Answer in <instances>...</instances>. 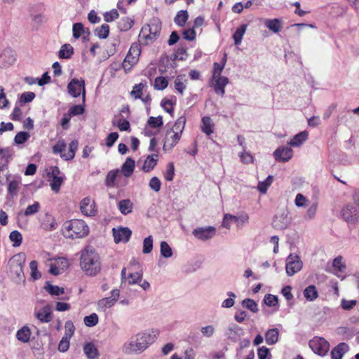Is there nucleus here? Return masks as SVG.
<instances>
[{
  "label": "nucleus",
  "mask_w": 359,
  "mask_h": 359,
  "mask_svg": "<svg viewBox=\"0 0 359 359\" xmlns=\"http://www.w3.org/2000/svg\"><path fill=\"white\" fill-rule=\"evenodd\" d=\"M135 163L133 158L130 157L126 158V161L122 165L121 170V172L126 177H129L133 175L135 169Z\"/></svg>",
  "instance_id": "obj_25"
},
{
  "label": "nucleus",
  "mask_w": 359,
  "mask_h": 359,
  "mask_svg": "<svg viewBox=\"0 0 359 359\" xmlns=\"http://www.w3.org/2000/svg\"><path fill=\"white\" fill-rule=\"evenodd\" d=\"M225 60L222 63L215 62L213 65V73L212 78L215 79L221 76V73L225 66Z\"/></svg>",
  "instance_id": "obj_54"
},
{
  "label": "nucleus",
  "mask_w": 359,
  "mask_h": 359,
  "mask_svg": "<svg viewBox=\"0 0 359 359\" xmlns=\"http://www.w3.org/2000/svg\"><path fill=\"white\" fill-rule=\"evenodd\" d=\"M187 81L185 75H179L176 77L174 81L175 88L180 94L182 95L187 88Z\"/></svg>",
  "instance_id": "obj_26"
},
{
  "label": "nucleus",
  "mask_w": 359,
  "mask_h": 359,
  "mask_svg": "<svg viewBox=\"0 0 359 359\" xmlns=\"http://www.w3.org/2000/svg\"><path fill=\"white\" fill-rule=\"evenodd\" d=\"M247 25H241L233 34V39L236 45H239L241 43L243 36L246 31Z\"/></svg>",
  "instance_id": "obj_37"
},
{
  "label": "nucleus",
  "mask_w": 359,
  "mask_h": 359,
  "mask_svg": "<svg viewBox=\"0 0 359 359\" xmlns=\"http://www.w3.org/2000/svg\"><path fill=\"white\" fill-rule=\"evenodd\" d=\"M304 297L309 301L316 299L318 296V292L316 287L313 285H309L304 290Z\"/></svg>",
  "instance_id": "obj_32"
},
{
  "label": "nucleus",
  "mask_w": 359,
  "mask_h": 359,
  "mask_svg": "<svg viewBox=\"0 0 359 359\" xmlns=\"http://www.w3.org/2000/svg\"><path fill=\"white\" fill-rule=\"evenodd\" d=\"M29 267L31 269V276L34 279L37 280L41 278V273L37 270L38 267V262L35 260H33L29 264Z\"/></svg>",
  "instance_id": "obj_55"
},
{
  "label": "nucleus",
  "mask_w": 359,
  "mask_h": 359,
  "mask_svg": "<svg viewBox=\"0 0 359 359\" xmlns=\"http://www.w3.org/2000/svg\"><path fill=\"white\" fill-rule=\"evenodd\" d=\"M149 186L151 189L158 192L161 189V182L157 177H153L149 181Z\"/></svg>",
  "instance_id": "obj_64"
},
{
  "label": "nucleus",
  "mask_w": 359,
  "mask_h": 359,
  "mask_svg": "<svg viewBox=\"0 0 359 359\" xmlns=\"http://www.w3.org/2000/svg\"><path fill=\"white\" fill-rule=\"evenodd\" d=\"M21 183L22 180L20 177H15L8 182L7 192L11 198H13L18 196Z\"/></svg>",
  "instance_id": "obj_20"
},
{
  "label": "nucleus",
  "mask_w": 359,
  "mask_h": 359,
  "mask_svg": "<svg viewBox=\"0 0 359 359\" xmlns=\"http://www.w3.org/2000/svg\"><path fill=\"white\" fill-rule=\"evenodd\" d=\"M243 306L248 309L251 312L255 313L258 311L257 303L251 299H245L243 301Z\"/></svg>",
  "instance_id": "obj_56"
},
{
  "label": "nucleus",
  "mask_w": 359,
  "mask_h": 359,
  "mask_svg": "<svg viewBox=\"0 0 359 359\" xmlns=\"http://www.w3.org/2000/svg\"><path fill=\"white\" fill-rule=\"evenodd\" d=\"M119 14L116 9H112L109 12H107L104 15V19L107 22H111L118 19Z\"/></svg>",
  "instance_id": "obj_60"
},
{
  "label": "nucleus",
  "mask_w": 359,
  "mask_h": 359,
  "mask_svg": "<svg viewBox=\"0 0 359 359\" xmlns=\"http://www.w3.org/2000/svg\"><path fill=\"white\" fill-rule=\"evenodd\" d=\"M153 249V238L151 236H149L145 238L143 241V249L142 252L144 254L150 253Z\"/></svg>",
  "instance_id": "obj_51"
},
{
  "label": "nucleus",
  "mask_w": 359,
  "mask_h": 359,
  "mask_svg": "<svg viewBox=\"0 0 359 359\" xmlns=\"http://www.w3.org/2000/svg\"><path fill=\"white\" fill-rule=\"evenodd\" d=\"M278 297L271 294L265 295L264 302L269 306H274L278 304Z\"/></svg>",
  "instance_id": "obj_63"
},
{
  "label": "nucleus",
  "mask_w": 359,
  "mask_h": 359,
  "mask_svg": "<svg viewBox=\"0 0 359 359\" xmlns=\"http://www.w3.org/2000/svg\"><path fill=\"white\" fill-rule=\"evenodd\" d=\"M343 257L341 256H337L332 261V266L335 271L339 273H344L346 269L345 263L342 262Z\"/></svg>",
  "instance_id": "obj_36"
},
{
  "label": "nucleus",
  "mask_w": 359,
  "mask_h": 359,
  "mask_svg": "<svg viewBox=\"0 0 359 359\" xmlns=\"http://www.w3.org/2000/svg\"><path fill=\"white\" fill-rule=\"evenodd\" d=\"M31 336V330L27 326H23L16 333L17 339L24 343L29 341Z\"/></svg>",
  "instance_id": "obj_30"
},
{
  "label": "nucleus",
  "mask_w": 359,
  "mask_h": 359,
  "mask_svg": "<svg viewBox=\"0 0 359 359\" xmlns=\"http://www.w3.org/2000/svg\"><path fill=\"white\" fill-rule=\"evenodd\" d=\"M25 262L24 254H18L11 259V269L13 273L20 279L24 278L23 266Z\"/></svg>",
  "instance_id": "obj_12"
},
{
  "label": "nucleus",
  "mask_w": 359,
  "mask_h": 359,
  "mask_svg": "<svg viewBox=\"0 0 359 359\" xmlns=\"http://www.w3.org/2000/svg\"><path fill=\"white\" fill-rule=\"evenodd\" d=\"M80 210L81 213L87 217L95 216L97 213L96 203L90 197H86L80 202Z\"/></svg>",
  "instance_id": "obj_14"
},
{
  "label": "nucleus",
  "mask_w": 359,
  "mask_h": 359,
  "mask_svg": "<svg viewBox=\"0 0 359 359\" xmlns=\"http://www.w3.org/2000/svg\"><path fill=\"white\" fill-rule=\"evenodd\" d=\"M279 332L277 328L269 330L265 334V340L269 345H273L278 341Z\"/></svg>",
  "instance_id": "obj_28"
},
{
  "label": "nucleus",
  "mask_w": 359,
  "mask_h": 359,
  "mask_svg": "<svg viewBox=\"0 0 359 359\" xmlns=\"http://www.w3.org/2000/svg\"><path fill=\"white\" fill-rule=\"evenodd\" d=\"M72 32H73V36L75 39H79V37H81V35L84 32L83 24L81 22H77V23L74 24L73 28H72Z\"/></svg>",
  "instance_id": "obj_57"
},
{
  "label": "nucleus",
  "mask_w": 359,
  "mask_h": 359,
  "mask_svg": "<svg viewBox=\"0 0 359 359\" xmlns=\"http://www.w3.org/2000/svg\"><path fill=\"white\" fill-rule=\"evenodd\" d=\"M80 266L88 276H95L100 272L101 269L100 257L93 247L87 246L82 250Z\"/></svg>",
  "instance_id": "obj_2"
},
{
  "label": "nucleus",
  "mask_w": 359,
  "mask_h": 359,
  "mask_svg": "<svg viewBox=\"0 0 359 359\" xmlns=\"http://www.w3.org/2000/svg\"><path fill=\"white\" fill-rule=\"evenodd\" d=\"M140 44L141 43L140 42H134L131 44L121 65L126 73L130 72L138 62L139 57L142 52Z\"/></svg>",
  "instance_id": "obj_7"
},
{
  "label": "nucleus",
  "mask_w": 359,
  "mask_h": 359,
  "mask_svg": "<svg viewBox=\"0 0 359 359\" xmlns=\"http://www.w3.org/2000/svg\"><path fill=\"white\" fill-rule=\"evenodd\" d=\"M117 206L121 214L124 215L133 212L134 208V204L130 199L121 200Z\"/></svg>",
  "instance_id": "obj_24"
},
{
  "label": "nucleus",
  "mask_w": 359,
  "mask_h": 359,
  "mask_svg": "<svg viewBox=\"0 0 359 359\" xmlns=\"http://www.w3.org/2000/svg\"><path fill=\"white\" fill-rule=\"evenodd\" d=\"M10 240L13 243L14 247H18L21 245L22 241V234L18 231H13L9 236Z\"/></svg>",
  "instance_id": "obj_41"
},
{
  "label": "nucleus",
  "mask_w": 359,
  "mask_h": 359,
  "mask_svg": "<svg viewBox=\"0 0 359 359\" xmlns=\"http://www.w3.org/2000/svg\"><path fill=\"white\" fill-rule=\"evenodd\" d=\"M303 262L302 261L300 256L293 252V275L300 271L303 268Z\"/></svg>",
  "instance_id": "obj_43"
},
{
  "label": "nucleus",
  "mask_w": 359,
  "mask_h": 359,
  "mask_svg": "<svg viewBox=\"0 0 359 359\" xmlns=\"http://www.w3.org/2000/svg\"><path fill=\"white\" fill-rule=\"evenodd\" d=\"M340 217L348 224L349 229H352L359 221V211L353 204L347 203L341 208Z\"/></svg>",
  "instance_id": "obj_8"
},
{
  "label": "nucleus",
  "mask_w": 359,
  "mask_h": 359,
  "mask_svg": "<svg viewBox=\"0 0 359 359\" xmlns=\"http://www.w3.org/2000/svg\"><path fill=\"white\" fill-rule=\"evenodd\" d=\"M168 81L164 76H158L154 79V88L156 90H162L167 88Z\"/></svg>",
  "instance_id": "obj_40"
},
{
  "label": "nucleus",
  "mask_w": 359,
  "mask_h": 359,
  "mask_svg": "<svg viewBox=\"0 0 359 359\" xmlns=\"http://www.w3.org/2000/svg\"><path fill=\"white\" fill-rule=\"evenodd\" d=\"M308 138L309 132L306 130L293 135V147H299Z\"/></svg>",
  "instance_id": "obj_27"
},
{
  "label": "nucleus",
  "mask_w": 359,
  "mask_h": 359,
  "mask_svg": "<svg viewBox=\"0 0 359 359\" xmlns=\"http://www.w3.org/2000/svg\"><path fill=\"white\" fill-rule=\"evenodd\" d=\"M30 135L28 132L21 131L16 134L14 141L17 144L25 143L29 138Z\"/></svg>",
  "instance_id": "obj_50"
},
{
  "label": "nucleus",
  "mask_w": 359,
  "mask_h": 359,
  "mask_svg": "<svg viewBox=\"0 0 359 359\" xmlns=\"http://www.w3.org/2000/svg\"><path fill=\"white\" fill-rule=\"evenodd\" d=\"M134 21L128 17L121 18L118 22V29L121 32H126L132 28Z\"/></svg>",
  "instance_id": "obj_38"
},
{
  "label": "nucleus",
  "mask_w": 359,
  "mask_h": 359,
  "mask_svg": "<svg viewBox=\"0 0 359 359\" xmlns=\"http://www.w3.org/2000/svg\"><path fill=\"white\" fill-rule=\"evenodd\" d=\"M119 170H110L105 179V185L107 187H115V181L116 177L118 176Z\"/></svg>",
  "instance_id": "obj_35"
},
{
  "label": "nucleus",
  "mask_w": 359,
  "mask_h": 359,
  "mask_svg": "<svg viewBox=\"0 0 359 359\" xmlns=\"http://www.w3.org/2000/svg\"><path fill=\"white\" fill-rule=\"evenodd\" d=\"M147 123L152 128H161L163 126V117L161 116L157 117L150 116Z\"/></svg>",
  "instance_id": "obj_44"
},
{
  "label": "nucleus",
  "mask_w": 359,
  "mask_h": 359,
  "mask_svg": "<svg viewBox=\"0 0 359 359\" xmlns=\"http://www.w3.org/2000/svg\"><path fill=\"white\" fill-rule=\"evenodd\" d=\"M112 231L114 242L116 243L121 242L127 243L132 235L131 230L128 227H119L117 229L114 228Z\"/></svg>",
  "instance_id": "obj_16"
},
{
  "label": "nucleus",
  "mask_w": 359,
  "mask_h": 359,
  "mask_svg": "<svg viewBox=\"0 0 359 359\" xmlns=\"http://www.w3.org/2000/svg\"><path fill=\"white\" fill-rule=\"evenodd\" d=\"M64 181V177L60 176H55L50 182V187L55 193H58L60 187Z\"/></svg>",
  "instance_id": "obj_48"
},
{
  "label": "nucleus",
  "mask_w": 359,
  "mask_h": 359,
  "mask_svg": "<svg viewBox=\"0 0 359 359\" xmlns=\"http://www.w3.org/2000/svg\"><path fill=\"white\" fill-rule=\"evenodd\" d=\"M61 233L67 238H82L88 234L89 228L82 219H71L64 222Z\"/></svg>",
  "instance_id": "obj_4"
},
{
  "label": "nucleus",
  "mask_w": 359,
  "mask_h": 359,
  "mask_svg": "<svg viewBox=\"0 0 359 359\" xmlns=\"http://www.w3.org/2000/svg\"><path fill=\"white\" fill-rule=\"evenodd\" d=\"M175 175V167L172 162L168 163L166 172L164 174L165 180L168 182L172 181Z\"/></svg>",
  "instance_id": "obj_59"
},
{
  "label": "nucleus",
  "mask_w": 359,
  "mask_h": 359,
  "mask_svg": "<svg viewBox=\"0 0 359 359\" xmlns=\"http://www.w3.org/2000/svg\"><path fill=\"white\" fill-rule=\"evenodd\" d=\"M83 351L89 359H96L98 357V351L95 346L90 342L83 347Z\"/></svg>",
  "instance_id": "obj_31"
},
{
  "label": "nucleus",
  "mask_w": 359,
  "mask_h": 359,
  "mask_svg": "<svg viewBox=\"0 0 359 359\" xmlns=\"http://www.w3.org/2000/svg\"><path fill=\"white\" fill-rule=\"evenodd\" d=\"M358 302L355 299L346 300V299H342L341 300V307L344 311H349L353 309L355 306H358Z\"/></svg>",
  "instance_id": "obj_47"
},
{
  "label": "nucleus",
  "mask_w": 359,
  "mask_h": 359,
  "mask_svg": "<svg viewBox=\"0 0 359 359\" xmlns=\"http://www.w3.org/2000/svg\"><path fill=\"white\" fill-rule=\"evenodd\" d=\"M67 89L69 95L74 97H76L82 93L83 102H85L86 90L85 82L83 80L73 79L68 84Z\"/></svg>",
  "instance_id": "obj_11"
},
{
  "label": "nucleus",
  "mask_w": 359,
  "mask_h": 359,
  "mask_svg": "<svg viewBox=\"0 0 359 359\" xmlns=\"http://www.w3.org/2000/svg\"><path fill=\"white\" fill-rule=\"evenodd\" d=\"M75 327L73 323L70 320L67 321L65 325L64 337L70 339L74 333Z\"/></svg>",
  "instance_id": "obj_61"
},
{
  "label": "nucleus",
  "mask_w": 359,
  "mask_h": 359,
  "mask_svg": "<svg viewBox=\"0 0 359 359\" xmlns=\"http://www.w3.org/2000/svg\"><path fill=\"white\" fill-rule=\"evenodd\" d=\"M348 346L344 342L339 344L331 351L332 359H341L344 354L348 351Z\"/></svg>",
  "instance_id": "obj_21"
},
{
  "label": "nucleus",
  "mask_w": 359,
  "mask_h": 359,
  "mask_svg": "<svg viewBox=\"0 0 359 359\" xmlns=\"http://www.w3.org/2000/svg\"><path fill=\"white\" fill-rule=\"evenodd\" d=\"M39 220L40 227L46 231H55L58 226L54 216L49 212L41 214Z\"/></svg>",
  "instance_id": "obj_13"
},
{
  "label": "nucleus",
  "mask_w": 359,
  "mask_h": 359,
  "mask_svg": "<svg viewBox=\"0 0 359 359\" xmlns=\"http://www.w3.org/2000/svg\"><path fill=\"white\" fill-rule=\"evenodd\" d=\"M189 13L186 10L178 11L174 18L175 23L179 27H184L188 20Z\"/></svg>",
  "instance_id": "obj_29"
},
{
  "label": "nucleus",
  "mask_w": 359,
  "mask_h": 359,
  "mask_svg": "<svg viewBox=\"0 0 359 359\" xmlns=\"http://www.w3.org/2000/svg\"><path fill=\"white\" fill-rule=\"evenodd\" d=\"M84 111H85L84 105L78 104V105H73L72 107H71L69 109L67 113L71 116H74L81 115L84 113Z\"/></svg>",
  "instance_id": "obj_52"
},
{
  "label": "nucleus",
  "mask_w": 359,
  "mask_h": 359,
  "mask_svg": "<svg viewBox=\"0 0 359 359\" xmlns=\"http://www.w3.org/2000/svg\"><path fill=\"white\" fill-rule=\"evenodd\" d=\"M147 88V82L144 81L135 84L130 92V96L134 100H140L144 104H149L151 101V95L149 93H145Z\"/></svg>",
  "instance_id": "obj_10"
},
{
  "label": "nucleus",
  "mask_w": 359,
  "mask_h": 359,
  "mask_svg": "<svg viewBox=\"0 0 359 359\" xmlns=\"http://www.w3.org/2000/svg\"><path fill=\"white\" fill-rule=\"evenodd\" d=\"M186 117L182 116L177 118L172 128L168 130L164 139V151L172 149L180 140L186 124Z\"/></svg>",
  "instance_id": "obj_5"
},
{
  "label": "nucleus",
  "mask_w": 359,
  "mask_h": 359,
  "mask_svg": "<svg viewBox=\"0 0 359 359\" xmlns=\"http://www.w3.org/2000/svg\"><path fill=\"white\" fill-rule=\"evenodd\" d=\"M161 255L165 258H169L172 255V251L170 245L165 241H162L160 245Z\"/></svg>",
  "instance_id": "obj_42"
},
{
  "label": "nucleus",
  "mask_w": 359,
  "mask_h": 359,
  "mask_svg": "<svg viewBox=\"0 0 359 359\" xmlns=\"http://www.w3.org/2000/svg\"><path fill=\"white\" fill-rule=\"evenodd\" d=\"M273 156L278 162L288 161L292 158V150L287 147H279L274 151Z\"/></svg>",
  "instance_id": "obj_19"
},
{
  "label": "nucleus",
  "mask_w": 359,
  "mask_h": 359,
  "mask_svg": "<svg viewBox=\"0 0 359 359\" xmlns=\"http://www.w3.org/2000/svg\"><path fill=\"white\" fill-rule=\"evenodd\" d=\"M273 182V177L269 175L264 182L258 183L257 188L261 193L265 194Z\"/></svg>",
  "instance_id": "obj_46"
},
{
  "label": "nucleus",
  "mask_w": 359,
  "mask_h": 359,
  "mask_svg": "<svg viewBox=\"0 0 359 359\" xmlns=\"http://www.w3.org/2000/svg\"><path fill=\"white\" fill-rule=\"evenodd\" d=\"M78 147V140H74L69 144L68 151L65 152L67 144L64 140H59L53 147V151L54 154H60L61 158L64 160L70 161L74 158Z\"/></svg>",
  "instance_id": "obj_6"
},
{
  "label": "nucleus",
  "mask_w": 359,
  "mask_h": 359,
  "mask_svg": "<svg viewBox=\"0 0 359 359\" xmlns=\"http://www.w3.org/2000/svg\"><path fill=\"white\" fill-rule=\"evenodd\" d=\"M40 208V203L35 201L32 205H29L27 207L24 212L25 216H29L39 212Z\"/></svg>",
  "instance_id": "obj_53"
},
{
  "label": "nucleus",
  "mask_w": 359,
  "mask_h": 359,
  "mask_svg": "<svg viewBox=\"0 0 359 359\" xmlns=\"http://www.w3.org/2000/svg\"><path fill=\"white\" fill-rule=\"evenodd\" d=\"M45 289L51 295L58 296L64 294L65 292V290L63 287H60L57 285H51L48 282L46 283Z\"/></svg>",
  "instance_id": "obj_39"
},
{
  "label": "nucleus",
  "mask_w": 359,
  "mask_h": 359,
  "mask_svg": "<svg viewBox=\"0 0 359 359\" xmlns=\"http://www.w3.org/2000/svg\"><path fill=\"white\" fill-rule=\"evenodd\" d=\"M73 48L70 44H64L59 50L58 56L62 59H68L73 55Z\"/></svg>",
  "instance_id": "obj_34"
},
{
  "label": "nucleus",
  "mask_w": 359,
  "mask_h": 359,
  "mask_svg": "<svg viewBox=\"0 0 359 359\" xmlns=\"http://www.w3.org/2000/svg\"><path fill=\"white\" fill-rule=\"evenodd\" d=\"M158 161V154L149 155L144 162V164L142 166V170L145 172H150L157 165Z\"/></svg>",
  "instance_id": "obj_23"
},
{
  "label": "nucleus",
  "mask_w": 359,
  "mask_h": 359,
  "mask_svg": "<svg viewBox=\"0 0 359 359\" xmlns=\"http://www.w3.org/2000/svg\"><path fill=\"white\" fill-rule=\"evenodd\" d=\"M201 130L206 135H210L214 133L215 124L210 116H203L201 119Z\"/></svg>",
  "instance_id": "obj_22"
},
{
  "label": "nucleus",
  "mask_w": 359,
  "mask_h": 359,
  "mask_svg": "<svg viewBox=\"0 0 359 359\" xmlns=\"http://www.w3.org/2000/svg\"><path fill=\"white\" fill-rule=\"evenodd\" d=\"M128 278V284L134 285L138 283L140 280H142V273L141 272H135L129 274Z\"/></svg>",
  "instance_id": "obj_62"
},
{
  "label": "nucleus",
  "mask_w": 359,
  "mask_h": 359,
  "mask_svg": "<svg viewBox=\"0 0 359 359\" xmlns=\"http://www.w3.org/2000/svg\"><path fill=\"white\" fill-rule=\"evenodd\" d=\"M161 29V22L158 18L151 19L141 28L138 36L139 42L143 46L153 43L160 36Z\"/></svg>",
  "instance_id": "obj_3"
},
{
  "label": "nucleus",
  "mask_w": 359,
  "mask_h": 359,
  "mask_svg": "<svg viewBox=\"0 0 359 359\" xmlns=\"http://www.w3.org/2000/svg\"><path fill=\"white\" fill-rule=\"evenodd\" d=\"M158 335V331H147L138 333L123 346V351L127 354L140 353L153 344Z\"/></svg>",
  "instance_id": "obj_1"
},
{
  "label": "nucleus",
  "mask_w": 359,
  "mask_h": 359,
  "mask_svg": "<svg viewBox=\"0 0 359 359\" xmlns=\"http://www.w3.org/2000/svg\"><path fill=\"white\" fill-rule=\"evenodd\" d=\"M13 156V151L11 148L0 147V172L3 170L4 168L8 165Z\"/></svg>",
  "instance_id": "obj_18"
},
{
  "label": "nucleus",
  "mask_w": 359,
  "mask_h": 359,
  "mask_svg": "<svg viewBox=\"0 0 359 359\" xmlns=\"http://www.w3.org/2000/svg\"><path fill=\"white\" fill-rule=\"evenodd\" d=\"M264 24L269 30L275 33L279 32L282 29L281 22L278 19L266 20Z\"/></svg>",
  "instance_id": "obj_33"
},
{
  "label": "nucleus",
  "mask_w": 359,
  "mask_h": 359,
  "mask_svg": "<svg viewBox=\"0 0 359 359\" xmlns=\"http://www.w3.org/2000/svg\"><path fill=\"white\" fill-rule=\"evenodd\" d=\"M229 83V79L226 76L212 78L210 85L213 87L216 94L223 97L225 94V87Z\"/></svg>",
  "instance_id": "obj_17"
},
{
  "label": "nucleus",
  "mask_w": 359,
  "mask_h": 359,
  "mask_svg": "<svg viewBox=\"0 0 359 359\" xmlns=\"http://www.w3.org/2000/svg\"><path fill=\"white\" fill-rule=\"evenodd\" d=\"M95 31L99 38L106 39L109 34V26L107 24H103L97 28Z\"/></svg>",
  "instance_id": "obj_49"
},
{
  "label": "nucleus",
  "mask_w": 359,
  "mask_h": 359,
  "mask_svg": "<svg viewBox=\"0 0 359 359\" xmlns=\"http://www.w3.org/2000/svg\"><path fill=\"white\" fill-rule=\"evenodd\" d=\"M309 201L303 194L299 193L297 194L294 199V204L297 207L306 208L309 205Z\"/></svg>",
  "instance_id": "obj_45"
},
{
  "label": "nucleus",
  "mask_w": 359,
  "mask_h": 359,
  "mask_svg": "<svg viewBox=\"0 0 359 359\" xmlns=\"http://www.w3.org/2000/svg\"><path fill=\"white\" fill-rule=\"evenodd\" d=\"M35 97V94L33 92L23 93L19 100L21 105L32 102Z\"/></svg>",
  "instance_id": "obj_58"
},
{
  "label": "nucleus",
  "mask_w": 359,
  "mask_h": 359,
  "mask_svg": "<svg viewBox=\"0 0 359 359\" xmlns=\"http://www.w3.org/2000/svg\"><path fill=\"white\" fill-rule=\"evenodd\" d=\"M194 237L201 241H207L213 238L216 234L214 226L197 227L192 232Z\"/></svg>",
  "instance_id": "obj_15"
},
{
  "label": "nucleus",
  "mask_w": 359,
  "mask_h": 359,
  "mask_svg": "<svg viewBox=\"0 0 359 359\" xmlns=\"http://www.w3.org/2000/svg\"><path fill=\"white\" fill-rule=\"evenodd\" d=\"M309 346L314 353L320 356H325L330 350L329 342L325 338L318 336L309 341Z\"/></svg>",
  "instance_id": "obj_9"
}]
</instances>
